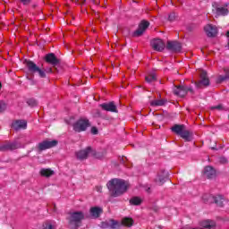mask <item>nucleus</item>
I'll return each mask as SVG.
<instances>
[{
	"instance_id": "nucleus-1",
	"label": "nucleus",
	"mask_w": 229,
	"mask_h": 229,
	"mask_svg": "<svg viewBox=\"0 0 229 229\" xmlns=\"http://www.w3.org/2000/svg\"><path fill=\"white\" fill-rule=\"evenodd\" d=\"M107 189L113 198H119L128 191V182L121 179H113L107 182Z\"/></svg>"
},
{
	"instance_id": "nucleus-2",
	"label": "nucleus",
	"mask_w": 229,
	"mask_h": 229,
	"mask_svg": "<svg viewBox=\"0 0 229 229\" xmlns=\"http://www.w3.org/2000/svg\"><path fill=\"white\" fill-rule=\"evenodd\" d=\"M102 228H110V229H121V226H127L128 228L133 226V220L130 217H125L122 220V223H119L117 220L109 219L106 222H102Z\"/></svg>"
},
{
	"instance_id": "nucleus-3",
	"label": "nucleus",
	"mask_w": 229,
	"mask_h": 229,
	"mask_svg": "<svg viewBox=\"0 0 229 229\" xmlns=\"http://www.w3.org/2000/svg\"><path fill=\"white\" fill-rule=\"evenodd\" d=\"M85 219V214L81 211H74L70 213V216L68 218L69 225L72 229H78L81 226V221Z\"/></svg>"
},
{
	"instance_id": "nucleus-4",
	"label": "nucleus",
	"mask_w": 229,
	"mask_h": 229,
	"mask_svg": "<svg viewBox=\"0 0 229 229\" xmlns=\"http://www.w3.org/2000/svg\"><path fill=\"white\" fill-rule=\"evenodd\" d=\"M23 64L31 76L38 74L39 78H46V72H44L43 69H40V67H38L33 61L25 59Z\"/></svg>"
},
{
	"instance_id": "nucleus-5",
	"label": "nucleus",
	"mask_w": 229,
	"mask_h": 229,
	"mask_svg": "<svg viewBox=\"0 0 229 229\" xmlns=\"http://www.w3.org/2000/svg\"><path fill=\"white\" fill-rule=\"evenodd\" d=\"M45 60L47 64H50V65H52V67L55 70V72H60L62 71L60 59H58L55 54L51 53L47 55Z\"/></svg>"
},
{
	"instance_id": "nucleus-6",
	"label": "nucleus",
	"mask_w": 229,
	"mask_h": 229,
	"mask_svg": "<svg viewBox=\"0 0 229 229\" xmlns=\"http://www.w3.org/2000/svg\"><path fill=\"white\" fill-rule=\"evenodd\" d=\"M199 81L195 82L197 89H203V87H208L210 85V79L205 70H199Z\"/></svg>"
},
{
	"instance_id": "nucleus-7",
	"label": "nucleus",
	"mask_w": 229,
	"mask_h": 229,
	"mask_svg": "<svg viewBox=\"0 0 229 229\" xmlns=\"http://www.w3.org/2000/svg\"><path fill=\"white\" fill-rule=\"evenodd\" d=\"M73 130L77 133H81V131H86L87 128L90 126V122L89 119H79L76 123H73Z\"/></svg>"
},
{
	"instance_id": "nucleus-8",
	"label": "nucleus",
	"mask_w": 229,
	"mask_h": 229,
	"mask_svg": "<svg viewBox=\"0 0 229 229\" xmlns=\"http://www.w3.org/2000/svg\"><path fill=\"white\" fill-rule=\"evenodd\" d=\"M21 148H24V146L20 141H5L3 145H0V151H13L21 149Z\"/></svg>"
},
{
	"instance_id": "nucleus-9",
	"label": "nucleus",
	"mask_w": 229,
	"mask_h": 229,
	"mask_svg": "<svg viewBox=\"0 0 229 229\" xmlns=\"http://www.w3.org/2000/svg\"><path fill=\"white\" fill-rule=\"evenodd\" d=\"M58 145V141L56 140H43L42 142H39L37 146V151L38 153H41L42 151H46V149H51V148H55Z\"/></svg>"
},
{
	"instance_id": "nucleus-10",
	"label": "nucleus",
	"mask_w": 229,
	"mask_h": 229,
	"mask_svg": "<svg viewBox=\"0 0 229 229\" xmlns=\"http://www.w3.org/2000/svg\"><path fill=\"white\" fill-rule=\"evenodd\" d=\"M188 92H190L191 94H194V89H192V87L175 86V88L174 89V94L175 96H179V98H185Z\"/></svg>"
},
{
	"instance_id": "nucleus-11",
	"label": "nucleus",
	"mask_w": 229,
	"mask_h": 229,
	"mask_svg": "<svg viewBox=\"0 0 229 229\" xmlns=\"http://www.w3.org/2000/svg\"><path fill=\"white\" fill-rule=\"evenodd\" d=\"M11 128L19 131V130H26L28 128V122L26 120H15L12 123Z\"/></svg>"
},
{
	"instance_id": "nucleus-12",
	"label": "nucleus",
	"mask_w": 229,
	"mask_h": 229,
	"mask_svg": "<svg viewBox=\"0 0 229 229\" xmlns=\"http://www.w3.org/2000/svg\"><path fill=\"white\" fill-rule=\"evenodd\" d=\"M149 28V21L143 20L139 24L138 30L134 32V37H140L143 35L144 31Z\"/></svg>"
},
{
	"instance_id": "nucleus-13",
	"label": "nucleus",
	"mask_w": 229,
	"mask_h": 229,
	"mask_svg": "<svg viewBox=\"0 0 229 229\" xmlns=\"http://www.w3.org/2000/svg\"><path fill=\"white\" fill-rule=\"evenodd\" d=\"M166 49H168V51H173L174 53H180V51H182V43L178 41H168Z\"/></svg>"
},
{
	"instance_id": "nucleus-14",
	"label": "nucleus",
	"mask_w": 229,
	"mask_h": 229,
	"mask_svg": "<svg viewBox=\"0 0 229 229\" xmlns=\"http://www.w3.org/2000/svg\"><path fill=\"white\" fill-rule=\"evenodd\" d=\"M169 178V174L165 172V170H161L158 174L157 178L155 179L156 183L157 185H164L165 183V180Z\"/></svg>"
},
{
	"instance_id": "nucleus-15",
	"label": "nucleus",
	"mask_w": 229,
	"mask_h": 229,
	"mask_svg": "<svg viewBox=\"0 0 229 229\" xmlns=\"http://www.w3.org/2000/svg\"><path fill=\"white\" fill-rule=\"evenodd\" d=\"M92 147H87L85 149L80 150L76 153L78 160H86L89 155H91Z\"/></svg>"
},
{
	"instance_id": "nucleus-16",
	"label": "nucleus",
	"mask_w": 229,
	"mask_h": 229,
	"mask_svg": "<svg viewBox=\"0 0 229 229\" xmlns=\"http://www.w3.org/2000/svg\"><path fill=\"white\" fill-rule=\"evenodd\" d=\"M100 108L106 112H114V114H117V106H115V103L114 102L100 104Z\"/></svg>"
},
{
	"instance_id": "nucleus-17",
	"label": "nucleus",
	"mask_w": 229,
	"mask_h": 229,
	"mask_svg": "<svg viewBox=\"0 0 229 229\" xmlns=\"http://www.w3.org/2000/svg\"><path fill=\"white\" fill-rule=\"evenodd\" d=\"M151 47L154 51H164L165 44L162 39H154L151 41Z\"/></svg>"
},
{
	"instance_id": "nucleus-18",
	"label": "nucleus",
	"mask_w": 229,
	"mask_h": 229,
	"mask_svg": "<svg viewBox=\"0 0 229 229\" xmlns=\"http://www.w3.org/2000/svg\"><path fill=\"white\" fill-rule=\"evenodd\" d=\"M204 30L208 37H216V35H217V28L211 24L206 25Z\"/></svg>"
},
{
	"instance_id": "nucleus-19",
	"label": "nucleus",
	"mask_w": 229,
	"mask_h": 229,
	"mask_svg": "<svg viewBox=\"0 0 229 229\" xmlns=\"http://www.w3.org/2000/svg\"><path fill=\"white\" fill-rule=\"evenodd\" d=\"M204 176H207L208 180H212L213 178H216V169L214 167L208 165L204 168Z\"/></svg>"
},
{
	"instance_id": "nucleus-20",
	"label": "nucleus",
	"mask_w": 229,
	"mask_h": 229,
	"mask_svg": "<svg viewBox=\"0 0 229 229\" xmlns=\"http://www.w3.org/2000/svg\"><path fill=\"white\" fill-rule=\"evenodd\" d=\"M213 7L216 10V15H223V16H225V15H226L229 13L228 8L220 6L219 4H217L216 3L213 4Z\"/></svg>"
},
{
	"instance_id": "nucleus-21",
	"label": "nucleus",
	"mask_w": 229,
	"mask_h": 229,
	"mask_svg": "<svg viewBox=\"0 0 229 229\" xmlns=\"http://www.w3.org/2000/svg\"><path fill=\"white\" fill-rule=\"evenodd\" d=\"M103 212V208L99 207H93L89 209V214L91 216L98 218L99 216H101V213Z\"/></svg>"
},
{
	"instance_id": "nucleus-22",
	"label": "nucleus",
	"mask_w": 229,
	"mask_h": 229,
	"mask_svg": "<svg viewBox=\"0 0 229 229\" xmlns=\"http://www.w3.org/2000/svg\"><path fill=\"white\" fill-rule=\"evenodd\" d=\"M39 174L44 178H50V176L55 174V171L51 170L50 168H42L39 171Z\"/></svg>"
},
{
	"instance_id": "nucleus-23",
	"label": "nucleus",
	"mask_w": 229,
	"mask_h": 229,
	"mask_svg": "<svg viewBox=\"0 0 229 229\" xmlns=\"http://www.w3.org/2000/svg\"><path fill=\"white\" fill-rule=\"evenodd\" d=\"M225 75H218L216 79V83H223V81H226L229 80V68L224 69Z\"/></svg>"
},
{
	"instance_id": "nucleus-24",
	"label": "nucleus",
	"mask_w": 229,
	"mask_h": 229,
	"mask_svg": "<svg viewBox=\"0 0 229 229\" xmlns=\"http://www.w3.org/2000/svg\"><path fill=\"white\" fill-rule=\"evenodd\" d=\"M213 199L217 207H223L226 201V199H225V196L223 195H216V197H213Z\"/></svg>"
},
{
	"instance_id": "nucleus-25",
	"label": "nucleus",
	"mask_w": 229,
	"mask_h": 229,
	"mask_svg": "<svg viewBox=\"0 0 229 229\" xmlns=\"http://www.w3.org/2000/svg\"><path fill=\"white\" fill-rule=\"evenodd\" d=\"M202 228L212 229L216 226L214 220H204L200 223Z\"/></svg>"
},
{
	"instance_id": "nucleus-26",
	"label": "nucleus",
	"mask_w": 229,
	"mask_h": 229,
	"mask_svg": "<svg viewBox=\"0 0 229 229\" xmlns=\"http://www.w3.org/2000/svg\"><path fill=\"white\" fill-rule=\"evenodd\" d=\"M185 130V125L175 124L172 127V131L176 133V135H182V132Z\"/></svg>"
},
{
	"instance_id": "nucleus-27",
	"label": "nucleus",
	"mask_w": 229,
	"mask_h": 229,
	"mask_svg": "<svg viewBox=\"0 0 229 229\" xmlns=\"http://www.w3.org/2000/svg\"><path fill=\"white\" fill-rule=\"evenodd\" d=\"M167 103V100L162 99H156L150 102V106H164Z\"/></svg>"
},
{
	"instance_id": "nucleus-28",
	"label": "nucleus",
	"mask_w": 229,
	"mask_h": 229,
	"mask_svg": "<svg viewBox=\"0 0 229 229\" xmlns=\"http://www.w3.org/2000/svg\"><path fill=\"white\" fill-rule=\"evenodd\" d=\"M182 137V139H184V140H186L187 142H191V131H187V130H183L181 133V135H179Z\"/></svg>"
},
{
	"instance_id": "nucleus-29",
	"label": "nucleus",
	"mask_w": 229,
	"mask_h": 229,
	"mask_svg": "<svg viewBox=\"0 0 229 229\" xmlns=\"http://www.w3.org/2000/svg\"><path fill=\"white\" fill-rule=\"evenodd\" d=\"M39 229H56V225L51 221L45 222Z\"/></svg>"
},
{
	"instance_id": "nucleus-30",
	"label": "nucleus",
	"mask_w": 229,
	"mask_h": 229,
	"mask_svg": "<svg viewBox=\"0 0 229 229\" xmlns=\"http://www.w3.org/2000/svg\"><path fill=\"white\" fill-rule=\"evenodd\" d=\"M105 155H106L105 152H97L96 149L91 148V157L101 159L105 157Z\"/></svg>"
},
{
	"instance_id": "nucleus-31",
	"label": "nucleus",
	"mask_w": 229,
	"mask_h": 229,
	"mask_svg": "<svg viewBox=\"0 0 229 229\" xmlns=\"http://www.w3.org/2000/svg\"><path fill=\"white\" fill-rule=\"evenodd\" d=\"M129 203L130 205L139 206L142 203V199H140V197H132L129 200Z\"/></svg>"
},
{
	"instance_id": "nucleus-32",
	"label": "nucleus",
	"mask_w": 229,
	"mask_h": 229,
	"mask_svg": "<svg viewBox=\"0 0 229 229\" xmlns=\"http://www.w3.org/2000/svg\"><path fill=\"white\" fill-rule=\"evenodd\" d=\"M147 83H153L157 80V75L155 73L149 74L145 78Z\"/></svg>"
},
{
	"instance_id": "nucleus-33",
	"label": "nucleus",
	"mask_w": 229,
	"mask_h": 229,
	"mask_svg": "<svg viewBox=\"0 0 229 229\" xmlns=\"http://www.w3.org/2000/svg\"><path fill=\"white\" fill-rule=\"evenodd\" d=\"M27 104L29 106H37L38 102L35 100V98H30L27 100Z\"/></svg>"
},
{
	"instance_id": "nucleus-34",
	"label": "nucleus",
	"mask_w": 229,
	"mask_h": 229,
	"mask_svg": "<svg viewBox=\"0 0 229 229\" xmlns=\"http://www.w3.org/2000/svg\"><path fill=\"white\" fill-rule=\"evenodd\" d=\"M43 71H44L45 74H46V72H47V73H51V72H55V73H57V72H56V71L55 70V68H54L53 66L44 68Z\"/></svg>"
},
{
	"instance_id": "nucleus-35",
	"label": "nucleus",
	"mask_w": 229,
	"mask_h": 229,
	"mask_svg": "<svg viewBox=\"0 0 229 229\" xmlns=\"http://www.w3.org/2000/svg\"><path fill=\"white\" fill-rule=\"evenodd\" d=\"M175 20H176V13H171L169 14V16H168V21H169L170 22H173V21H175Z\"/></svg>"
},
{
	"instance_id": "nucleus-36",
	"label": "nucleus",
	"mask_w": 229,
	"mask_h": 229,
	"mask_svg": "<svg viewBox=\"0 0 229 229\" xmlns=\"http://www.w3.org/2000/svg\"><path fill=\"white\" fill-rule=\"evenodd\" d=\"M6 110V104L4 101L0 102V114Z\"/></svg>"
},
{
	"instance_id": "nucleus-37",
	"label": "nucleus",
	"mask_w": 229,
	"mask_h": 229,
	"mask_svg": "<svg viewBox=\"0 0 229 229\" xmlns=\"http://www.w3.org/2000/svg\"><path fill=\"white\" fill-rule=\"evenodd\" d=\"M212 110H225V106H223V105H218L216 106H213L211 107Z\"/></svg>"
},
{
	"instance_id": "nucleus-38",
	"label": "nucleus",
	"mask_w": 229,
	"mask_h": 229,
	"mask_svg": "<svg viewBox=\"0 0 229 229\" xmlns=\"http://www.w3.org/2000/svg\"><path fill=\"white\" fill-rule=\"evenodd\" d=\"M91 133L93 135H98V133H99V131L98 130V127H92L91 128Z\"/></svg>"
},
{
	"instance_id": "nucleus-39",
	"label": "nucleus",
	"mask_w": 229,
	"mask_h": 229,
	"mask_svg": "<svg viewBox=\"0 0 229 229\" xmlns=\"http://www.w3.org/2000/svg\"><path fill=\"white\" fill-rule=\"evenodd\" d=\"M19 1L24 5L30 4V3H31V0H19Z\"/></svg>"
},
{
	"instance_id": "nucleus-40",
	"label": "nucleus",
	"mask_w": 229,
	"mask_h": 229,
	"mask_svg": "<svg viewBox=\"0 0 229 229\" xmlns=\"http://www.w3.org/2000/svg\"><path fill=\"white\" fill-rule=\"evenodd\" d=\"M94 117H101V111L96 110L94 114Z\"/></svg>"
},
{
	"instance_id": "nucleus-41",
	"label": "nucleus",
	"mask_w": 229,
	"mask_h": 229,
	"mask_svg": "<svg viewBox=\"0 0 229 229\" xmlns=\"http://www.w3.org/2000/svg\"><path fill=\"white\" fill-rule=\"evenodd\" d=\"M226 162H228L226 157H220V164H226Z\"/></svg>"
},
{
	"instance_id": "nucleus-42",
	"label": "nucleus",
	"mask_w": 229,
	"mask_h": 229,
	"mask_svg": "<svg viewBox=\"0 0 229 229\" xmlns=\"http://www.w3.org/2000/svg\"><path fill=\"white\" fill-rule=\"evenodd\" d=\"M86 0H81V4H85Z\"/></svg>"
},
{
	"instance_id": "nucleus-43",
	"label": "nucleus",
	"mask_w": 229,
	"mask_h": 229,
	"mask_svg": "<svg viewBox=\"0 0 229 229\" xmlns=\"http://www.w3.org/2000/svg\"><path fill=\"white\" fill-rule=\"evenodd\" d=\"M97 190L98 191V192H101V188L97 187Z\"/></svg>"
},
{
	"instance_id": "nucleus-44",
	"label": "nucleus",
	"mask_w": 229,
	"mask_h": 229,
	"mask_svg": "<svg viewBox=\"0 0 229 229\" xmlns=\"http://www.w3.org/2000/svg\"><path fill=\"white\" fill-rule=\"evenodd\" d=\"M90 1H92V3H94L96 4V1H94V0H90Z\"/></svg>"
},
{
	"instance_id": "nucleus-45",
	"label": "nucleus",
	"mask_w": 229,
	"mask_h": 229,
	"mask_svg": "<svg viewBox=\"0 0 229 229\" xmlns=\"http://www.w3.org/2000/svg\"><path fill=\"white\" fill-rule=\"evenodd\" d=\"M3 87V85L1 84V82H0V89Z\"/></svg>"
},
{
	"instance_id": "nucleus-46",
	"label": "nucleus",
	"mask_w": 229,
	"mask_h": 229,
	"mask_svg": "<svg viewBox=\"0 0 229 229\" xmlns=\"http://www.w3.org/2000/svg\"><path fill=\"white\" fill-rule=\"evenodd\" d=\"M179 3H180V1H182V0H177Z\"/></svg>"
},
{
	"instance_id": "nucleus-47",
	"label": "nucleus",
	"mask_w": 229,
	"mask_h": 229,
	"mask_svg": "<svg viewBox=\"0 0 229 229\" xmlns=\"http://www.w3.org/2000/svg\"><path fill=\"white\" fill-rule=\"evenodd\" d=\"M212 149H216L215 148H212Z\"/></svg>"
}]
</instances>
